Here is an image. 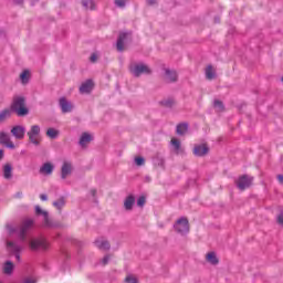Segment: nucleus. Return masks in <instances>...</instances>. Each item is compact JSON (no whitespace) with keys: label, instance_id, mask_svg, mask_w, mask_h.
I'll return each instance as SVG.
<instances>
[{"label":"nucleus","instance_id":"f257e3e1","mask_svg":"<svg viewBox=\"0 0 283 283\" xmlns=\"http://www.w3.org/2000/svg\"><path fill=\"white\" fill-rule=\"evenodd\" d=\"M11 109L18 114V116H27L28 108L25 107V98L21 96L14 97Z\"/></svg>","mask_w":283,"mask_h":283},{"label":"nucleus","instance_id":"f03ea898","mask_svg":"<svg viewBox=\"0 0 283 283\" xmlns=\"http://www.w3.org/2000/svg\"><path fill=\"white\" fill-rule=\"evenodd\" d=\"M34 227L33 219H24L20 226V230L18 232V237L20 242H25L28 238V231Z\"/></svg>","mask_w":283,"mask_h":283},{"label":"nucleus","instance_id":"7ed1b4c3","mask_svg":"<svg viewBox=\"0 0 283 283\" xmlns=\"http://www.w3.org/2000/svg\"><path fill=\"white\" fill-rule=\"evenodd\" d=\"M27 136L29 137V140L30 143H32V145H35V146L41 145V126L40 125L31 126L30 130L27 133Z\"/></svg>","mask_w":283,"mask_h":283},{"label":"nucleus","instance_id":"20e7f679","mask_svg":"<svg viewBox=\"0 0 283 283\" xmlns=\"http://www.w3.org/2000/svg\"><path fill=\"white\" fill-rule=\"evenodd\" d=\"M32 251H48L50 243L44 238L33 239L30 241Z\"/></svg>","mask_w":283,"mask_h":283},{"label":"nucleus","instance_id":"39448f33","mask_svg":"<svg viewBox=\"0 0 283 283\" xmlns=\"http://www.w3.org/2000/svg\"><path fill=\"white\" fill-rule=\"evenodd\" d=\"M130 73L135 76H140V74H151L149 66L143 63L130 65Z\"/></svg>","mask_w":283,"mask_h":283},{"label":"nucleus","instance_id":"423d86ee","mask_svg":"<svg viewBox=\"0 0 283 283\" xmlns=\"http://www.w3.org/2000/svg\"><path fill=\"white\" fill-rule=\"evenodd\" d=\"M175 231L177 233H180L181 235H185L189 233V220L187 218L182 217L175 223Z\"/></svg>","mask_w":283,"mask_h":283},{"label":"nucleus","instance_id":"0eeeda50","mask_svg":"<svg viewBox=\"0 0 283 283\" xmlns=\"http://www.w3.org/2000/svg\"><path fill=\"white\" fill-rule=\"evenodd\" d=\"M251 185H253V177H249V175H243L237 180V187L241 191H244V189H249Z\"/></svg>","mask_w":283,"mask_h":283},{"label":"nucleus","instance_id":"6e6552de","mask_svg":"<svg viewBox=\"0 0 283 283\" xmlns=\"http://www.w3.org/2000/svg\"><path fill=\"white\" fill-rule=\"evenodd\" d=\"M7 249L9 252H11L14 256L15 260H18V262L21 260V245H19V243L14 242V241H8L7 242Z\"/></svg>","mask_w":283,"mask_h":283},{"label":"nucleus","instance_id":"1a4fd4ad","mask_svg":"<svg viewBox=\"0 0 283 283\" xmlns=\"http://www.w3.org/2000/svg\"><path fill=\"white\" fill-rule=\"evenodd\" d=\"M72 171H74V166L72 165V161H63V165L61 167L62 180H65L67 176H72Z\"/></svg>","mask_w":283,"mask_h":283},{"label":"nucleus","instance_id":"9d476101","mask_svg":"<svg viewBox=\"0 0 283 283\" xmlns=\"http://www.w3.org/2000/svg\"><path fill=\"white\" fill-rule=\"evenodd\" d=\"M127 39H132V33H119V36L116 43V48L118 52H123L125 50V43H127Z\"/></svg>","mask_w":283,"mask_h":283},{"label":"nucleus","instance_id":"9b49d317","mask_svg":"<svg viewBox=\"0 0 283 283\" xmlns=\"http://www.w3.org/2000/svg\"><path fill=\"white\" fill-rule=\"evenodd\" d=\"M11 134L17 140H23L25 138V127L21 125L13 126Z\"/></svg>","mask_w":283,"mask_h":283},{"label":"nucleus","instance_id":"f8f14e48","mask_svg":"<svg viewBox=\"0 0 283 283\" xmlns=\"http://www.w3.org/2000/svg\"><path fill=\"white\" fill-rule=\"evenodd\" d=\"M59 105L63 114H70V112L74 109V105L72 104V102L67 101V98L65 97L60 98Z\"/></svg>","mask_w":283,"mask_h":283},{"label":"nucleus","instance_id":"ddd939ff","mask_svg":"<svg viewBox=\"0 0 283 283\" xmlns=\"http://www.w3.org/2000/svg\"><path fill=\"white\" fill-rule=\"evenodd\" d=\"M0 144L4 145V147H8V149L15 148L14 143L12 142V139H10V135L3 132L0 133Z\"/></svg>","mask_w":283,"mask_h":283},{"label":"nucleus","instance_id":"4468645a","mask_svg":"<svg viewBox=\"0 0 283 283\" xmlns=\"http://www.w3.org/2000/svg\"><path fill=\"white\" fill-rule=\"evenodd\" d=\"M195 156L202 157L209 154V146L207 144L197 145L193 148Z\"/></svg>","mask_w":283,"mask_h":283},{"label":"nucleus","instance_id":"2eb2a0df","mask_svg":"<svg viewBox=\"0 0 283 283\" xmlns=\"http://www.w3.org/2000/svg\"><path fill=\"white\" fill-rule=\"evenodd\" d=\"M35 213H36V216H43V218H44V222H43L44 227H48V228L52 227V221H50V217L48 214V211L42 210L39 206H35Z\"/></svg>","mask_w":283,"mask_h":283},{"label":"nucleus","instance_id":"dca6fc26","mask_svg":"<svg viewBox=\"0 0 283 283\" xmlns=\"http://www.w3.org/2000/svg\"><path fill=\"white\" fill-rule=\"evenodd\" d=\"M94 90V82L92 80H87L86 82L82 83L80 86L81 94H90Z\"/></svg>","mask_w":283,"mask_h":283},{"label":"nucleus","instance_id":"f3484780","mask_svg":"<svg viewBox=\"0 0 283 283\" xmlns=\"http://www.w3.org/2000/svg\"><path fill=\"white\" fill-rule=\"evenodd\" d=\"M135 203L136 198L134 197V195H129L128 197H126L124 201V208L126 209V211H132V209H134Z\"/></svg>","mask_w":283,"mask_h":283},{"label":"nucleus","instance_id":"a211bd4d","mask_svg":"<svg viewBox=\"0 0 283 283\" xmlns=\"http://www.w3.org/2000/svg\"><path fill=\"white\" fill-rule=\"evenodd\" d=\"M95 245L97 247V249H101V251H109V242L103 238L97 239L95 241Z\"/></svg>","mask_w":283,"mask_h":283},{"label":"nucleus","instance_id":"6ab92c4d","mask_svg":"<svg viewBox=\"0 0 283 283\" xmlns=\"http://www.w3.org/2000/svg\"><path fill=\"white\" fill-rule=\"evenodd\" d=\"M166 78L168 83H176V81H178V73H176V71L166 69Z\"/></svg>","mask_w":283,"mask_h":283},{"label":"nucleus","instance_id":"aec40b11","mask_svg":"<svg viewBox=\"0 0 283 283\" xmlns=\"http://www.w3.org/2000/svg\"><path fill=\"white\" fill-rule=\"evenodd\" d=\"M93 137L90 135V133H83L80 138V145L81 147H86L88 143H92Z\"/></svg>","mask_w":283,"mask_h":283},{"label":"nucleus","instance_id":"412c9836","mask_svg":"<svg viewBox=\"0 0 283 283\" xmlns=\"http://www.w3.org/2000/svg\"><path fill=\"white\" fill-rule=\"evenodd\" d=\"M54 171V166L50 163H45L41 168H40V174H44L46 176H50Z\"/></svg>","mask_w":283,"mask_h":283},{"label":"nucleus","instance_id":"4be33fe9","mask_svg":"<svg viewBox=\"0 0 283 283\" xmlns=\"http://www.w3.org/2000/svg\"><path fill=\"white\" fill-rule=\"evenodd\" d=\"M170 143H171L176 154H182L185 151L182 149V146H180V140H178L177 138H172Z\"/></svg>","mask_w":283,"mask_h":283},{"label":"nucleus","instance_id":"5701e85b","mask_svg":"<svg viewBox=\"0 0 283 283\" xmlns=\"http://www.w3.org/2000/svg\"><path fill=\"white\" fill-rule=\"evenodd\" d=\"M3 177L6 180H10V178H12V165L6 164L3 166Z\"/></svg>","mask_w":283,"mask_h":283},{"label":"nucleus","instance_id":"b1692460","mask_svg":"<svg viewBox=\"0 0 283 283\" xmlns=\"http://www.w3.org/2000/svg\"><path fill=\"white\" fill-rule=\"evenodd\" d=\"M3 271L6 275H11L12 271H14V263H12V261H7L4 263Z\"/></svg>","mask_w":283,"mask_h":283},{"label":"nucleus","instance_id":"393cba45","mask_svg":"<svg viewBox=\"0 0 283 283\" xmlns=\"http://www.w3.org/2000/svg\"><path fill=\"white\" fill-rule=\"evenodd\" d=\"M12 116V111L10 109H3L0 112V123H4V120H8Z\"/></svg>","mask_w":283,"mask_h":283},{"label":"nucleus","instance_id":"a878e982","mask_svg":"<svg viewBox=\"0 0 283 283\" xmlns=\"http://www.w3.org/2000/svg\"><path fill=\"white\" fill-rule=\"evenodd\" d=\"M206 78L209 81H212V78H216V71L213 70V66L208 65L206 69Z\"/></svg>","mask_w":283,"mask_h":283},{"label":"nucleus","instance_id":"bb28decb","mask_svg":"<svg viewBox=\"0 0 283 283\" xmlns=\"http://www.w3.org/2000/svg\"><path fill=\"white\" fill-rule=\"evenodd\" d=\"M207 262H209L210 264H218V256H216V252H209L206 256Z\"/></svg>","mask_w":283,"mask_h":283},{"label":"nucleus","instance_id":"cd10ccee","mask_svg":"<svg viewBox=\"0 0 283 283\" xmlns=\"http://www.w3.org/2000/svg\"><path fill=\"white\" fill-rule=\"evenodd\" d=\"M187 129H189V126L187 124L177 125V134L179 136H185V134H187Z\"/></svg>","mask_w":283,"mask_h":283},{"label":"nucleus","instance_id":"c85d7f7f","mask_svg":"<svg viewBox=\"0 0 283 283\" xmlns=\"http://www.w3.org/2000/svg\"><path fill=\"white\" fill-rule=\"evenodd\" d=\"M20 81L21 83H23V85L28 84L29 81H30V71H23L21 74H20Z\"/></svg>","mask_w":283,"mask_h":283},{"label":"nucleus","instance_id":"c756f323","mask_svg":"<svg viewBox=\"0 0 283 283\" xmlns=\"http://www.w3.org/2000/svg\"><path fill=\"white\" fill-rule=\"evenodd\" d=\"M53 207H55L56 209H59V211H61L65 207V198L62 197L56 201H54Z\"/></svg>","mask_w":283,"mask_h":283},{"label":"nucleus","instance_id":"7c9ffc66","mask_svg":"<svg viewBox=\"0 0 283 283\" xmlns=\"http://www.w3.org/2000/svg\"><path fill=\"white\" fill-rule=\"evenodd\" d=\"M82 4L86 10H94V0H82Z\"/></svg>","mask_w":283,"mask_h":283},{"label":"nucleus","instance_id":"2f4dec72","mask_svg":"<svg viewBox=\"0 0 283 283\" xmlns=\"http://www.w3.org/2000/svg\"><path fill=\"white\" fill-rule=\"evenodd\" d=\"M46 136H48L49 138L54 139V138H56V136H59V130H56V129H54V128H49V129L46 130Z\"/></svg>","mask_w":283,"mask_h":283},{"label":"nucleus","instance_id":"473e14b6","mask_svg":"<svg viewBox=\"0 0 283 283\" xmlns=\"http://www.w3.org/2000/svg\"><path fill=\"white\" fill-rule=\"evenodd\" d=\"M154 165L155 167H165V159L161 157H155Z\"/></svg>","mask_w":283,"mask_h":283},{"label":"nucleus","instance_id":"72a5a7b5","mask_svg":"<svg viewBox=\"0 0 283 283\" xmlns=\"http://www.w3.org/2000/svg\"><path fill=\"white\" fill-rule=\"evenodd\" d=\"M175 103L176 102L174 101V98H168V99L161 101V105H164L165 107H174Z\"/></svg>","mask_w":283,"mask_h":283},{"label":"nucleus","instance_id":"f704fd0d","mask_svg":"<svg viewBox=\"0 0 283 283\" xmlns=\"http://www.w3.org/2000/svg\"><path fill=\"white\" fill-rule=\"evenodd\" d=\"M213 105H214L216 109H218V112L224 111V105L222 104V102H220V99H216Z\"/></svg>","mask_w":283,"mask_h":283},{"label":"nucleus","instance_id":"c9c22d12","mask_svg":"<svg viewBox=\"0 0 283 283\" xmlns=\"http://www.w3.org/2000/svg\"><path fill=\"white\" fill-rule=\"evenodd\" d=\"M135 165H137V167H143V165H145V158L136 157L135 158Z\"/></svg>","mask_w":283,"mask_h":283},{"label":"nucleus","instance_id":"e433bc0d","mask_svg":"<svg viewBox=\"0 0 283 283\" xmlns=\"http://www.w3.org/2000/svg\"><path fill=\"white\" fill-rule=\"evenodd\" d=\"M125 282L126 283H138V279H136L133 275H128V276H126Z\"/></svg>","mask_w":283,"mask_h":283},{"label":"nucleus","instance_id":"4c0bfd02","mask_svg":"<svg viewBox=\"0 0 283 283\" xmlns=\"http://www.w3.org/2000/svg\"><path fill=\"white\" fill-rule=\"evenodd\" d=\"M127 1L128 0H115V6H117V8H125Z\"/></svg>","mask_w":283,"mask_h":283},{"label":"nucleus","instance_id":"58836bf2","mask_svg":"<svg viewBox=\"0 0 283 283\" xmlns=\"http://www.w3.org/2000/svg\"><path fill=\"white\" fill-rule=\"evenodd\" d=\"M147 202V200L145 199V197H139L137 199V207H145V203Z\"/></svg>","mask_w":283,"mask_h":283},{"label":"nucleus","instance_id":"ea45409f","mask_svg":"<svg viewBox=\"0 0 283 283\" xmlns=\"http://www.w3.org/2000/svg\"><path fill=\"white\" fill-rule=\"evenodd\" d=\"M277 222L279 224H283V211H281V213L279 214Z\"/></svg>","mask_w":283,"mask_h":283},{"label":"nucleus","instance_id":"a19ab883","mask_svg":"<svg viewBox=\"0 0 283 283\" xmlns=\"http://www.w3.org/2000/svg\"><path fill=\"white\" fill-rule=\"evenodd\" d=\"M109 262V255H105L102 260L103 265L107 264Z\"/></svg>","mask_w":283,"mask_h":283},{"label":"nucleus","instance_id":"79ce46f5","mask_svg":"<svg viewBox=\"0 0 283 283\" xmlns=\"http://www.w3.org/2000/svg\"><path fill=\"white\" fill-rule=\"evenodd\" d=\"M23 283H36V281L34 279L27 277Z\"/></svg>","mask_w":283,"mask_h":283},{"label":"nucleus","instance_id":"37998d69","mask_svg":"<svg viewBox=\"0 0 283 283\" xmlns=\"http://www.w3.org/2000/svg\"><path fill=\"white\" fill-rule=\"evenodd\" d=\"M96 59H97L96 54L93 53V54L91 55V57H90V61H91L92 63H96Z\"/></svg>","mask_w":283,"mask_h":283},{"label":"nucleus","instance_id":"c03bdc74","mask_svg":"<svg viewBox=\"0 0 283 283\" xmlns=\"http://www.w3.org/2000/svg\"><path fill=\"white\" fill-rule=\"evenodd\" d=\"M13 3H15V6H22L23 0H13Z\"/></svg>","mask_w":283,"mask_h":283},{"label":"nucleus","instance_id":"a18cd8bd","mask_svg":"<svg viewBox=\"0 0 283 283\" xmlns=\"http://www.w3.org/2000/svg\"><path fill=\"white\" fill-rule=\"evenodd\" d=\"M40 200H42V201L48 200V195H40Z\"/></svg>","mask_w":283,"mask_h":283},{"label":"nucleus","instance_id":"49530a36","mask_svg":"<svg viewBox=\"0 0 283 283\" xmlns=\"http://www.w3.org/2000/svg\"><path fill=\"white\" fill-rule=\"evenodd\" d=\"M147 3H148V6H154V4H156V0H147Z\"/></svg>","mask_w":283,"mask_h":283},{"label":"nucleus","instance_id":"de8ad7c7","mask_svg":"<svg viewBox=\"0 0 283 283\" xmlns=\"http://www.w3.org/2000/svg\"><path fill=\"white\" fill-rule=\"evenodd\" d=\"M279 182L283 184V175H277Z\"/></svg>","mask_w":283,"mask_h":283},{"label":"nucleus","instance_id":"09e8293b","mask_svg":"<svg viewBox=\"0 0 283 283\" xmlns=\"http://www.w3.org/2000/svg\"><path fill=\"white\" fill-rule=\"evenodd\" d=\"M2 159H3V150L0 149V160H2Z\"/></svg>","mask_w":283,"mask_h":283},{"label":"nucleus","instance_id":"8fccbe9b","mask_svg":"<svg viewBox=\"0 0 283 283\" xmlns=\"http://www.w3.org/2000/svg\"><path fill=\"white\" fill-rule=\"evenodd\" d=\"M93 196H96V190H92Z\"/></svg>","mask_w":283,"mask_h":283}]
</instances>
